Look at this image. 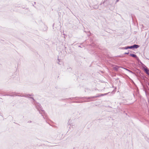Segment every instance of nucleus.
Here are the masks:
<instances>
[{"instance_id": "f257e3e1", "label": "nucleus", "mask_w": 149, "mask_h": 149, "mask_svg": "<svg viewBox=\"0 0 149 149\" xmlns=\"http://www.w3.org/2000/svg\"><path fill=\"white\" fill-rule=\"evenodd\" d=\"M130 56H132V57L135 58H136V59H137V60H139V58L135 54H130Z\"/></svg>"}, {"instance_id": "f03ea898", "label": "nucleus", "mask_w": 149, "mask_h": 149, "mask_svg": "<svg viewBox=\"0 0 149 149\" xmlns=\"http://www.w3.org/2000/svg\"><path fill=\"white\" fill-rule=\"evenodd\" d=\"M132 48H133V45L131 46H128L127 47H123L122 48L123 49H132Z\"/></svg>"}, {"instance_id": "7ed1b4c3", "label": "nucleus", "mask_w": 149, "mask_h": 149, "mask_svg": "<svg viewBox=\"0 0 149 149\" xmlns=\"http://www.w3.org/2000/svg\"><path fill=\"white\" fill-rule=\"evenodd\" d=\"M144 70L146 74L149 75V70L146 68Z\"/></svg>"}, {"instance_id": "20e7f679", "label": "nucleus", "mask_w": 149, "mask_h": 149, "mask_svg": "<svg viewBox=\"0 0 149 149\" xmlns=\"http://www.w3.org/2000/svg\"><path fill=\"white\" fill-rule=\"evenodd\" d=\"M133 48L136 49L139 47V46L137 45H133Z\"/></svg>"}, {"instance_id": "39448f33", "label": "nucleus", "mask_w": 149, "mask_h": 149, "mask_svg": "<svg viewBox=\"0 0 149 149\" xmlns=\"http://www.w3.org/2000/svg\"><path fill=\"white\" fill-rule=\"evenodd\" d=\"M123 70H122V71H125V70H126L127 71H129V72H131V71H130V70H127V69H125V68H123Z\"/></svg>"}, {"instance_id": "423d86ee", "label": "nucleus", "mask_w": 149, "mask_h": 149, "mask_svg": "<svg viewBox=\"0 0 149 149\" xmlns=\"http://www.w3.org/2000/svg\"><path fill=\"white\" fill-rule=\"evenodd\" d=\"M104 95V94H100V95H99V96H97L96 97H100V96H103Z\"/></svg>"}, {"instance_id": "0eeeda50", "label": "nucleus", "mask_w": 149, "mask_h": 149, "mask_svg": "<svg viewBox=\"0 0 149 149\" xmlns=\"http://www.w3.org/2000/svg\"><path fill=\"white\" fill-rule=\"evenodd\" d=\"M129 53V52H128V53H125V54H128Z\"/></svg>"}]
</instances>
